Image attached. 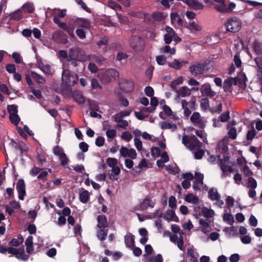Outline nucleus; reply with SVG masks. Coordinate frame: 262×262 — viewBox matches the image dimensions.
<instances>
[{
    "instance_id": "f257e3e1",
    "label": "nucleus",
    "mask_w": 262,
    "mask_h": 262,
    "mask_svg": "<svg viewBox=\"0 0 262 262\" xmlns=\"http://www.w3.org/2000/svg\"><path fill=\"white\" fill-rule=\"evenodd\" d=\"M62 84L66 86H74L78 80L76 74L72 73L69 70L63 69L62 72Z\"/></svg>"
},
{
    "instance_id": "f03ea898",
    "label": "nucleus",
    "mask_w": 262,
    "mask_h": 262,
    "mask_svg": "<svg viewBox=\"0 0 262 262\" xmlns=\"http://www.w3.org/2000/svg\"><path fill=\"white\" fill-rule=\"evenodd\" d=\"M214 3V8L219 12L222 13H230L235 8L236 4L233 2H230L227 4L225 0H215Z\"/></svg>"
},
{
    "instance_id": "7ed1b4c3",
    "label": "nucleus",
    "mask_w": 262,
    "mask_h": 262,
    "mask_svg": "<svg viewBox=\"0 0 262 262\" xmlns=\"http://www.w3.org/2000/svg\"><path fill=\"white\" fill-rule=\"evenodd\" d=\"M86 59L87 57L84 55L79 54L77 50L70 49V57L68 59V62H70L72 66L76 67L78 66L79 62H84Z\"/></svg>"
},
{
    "instance_id": "20e7f679",
    "label": "nucleus",
    "mask_w": 262,
    "mask_h": 262,
    "mask_svg": "<svg viewBox=\"0 0 262 262\" xmlns=\"http://www.w3.org/2000/svg\"><path fill=\"white\" fill-rule=\"evenodd\" d=\"M166 33L164 35V41L166 44H169L172 40L176 43L181 41V38L177 35L174 30L170 27L165 28Z\"/></svg>"
},
{
    "instance_id": "39448f33",
    "label": "nucleus",
    "mask_w": 262,
    "mask_h": 262,
    "mask_svg": "<svg viewBox=\"0 0 262 262\" xmlns=\"http://www.w3.org/2000/svg\"><path fill=\"white\" fill-rule=\"evenodd\" d=\"M241 20L236 17L229 18L226 23L227 30L232 33L238 32L241 29Z\"/></svg>"
},
{
    "instance_id": "423d86ee",
    "label": "nucleus",
    "mask_w": 262,
    "mask_h": 262,
    "mask_svg": "<svg viewBox=\"0 0 262 262\" xmlns=\"http://www.w3.org/2000/svg\"><path fill=\"white\" fill-rule=\"evenodd\" d=\"M192 124L201 129H203L206 125V120L199 112H194L190 117Z\"/></svg>"
},
{
    "instance_id": "0eeeda50",
    "label": "nucleus",
    "mask_w": 262,
    "mask_h": 262,
    "mask_svg": "<svg viewBox=\"0 0 262 262\" xmlns=\"http://www.w3.org/2000/svg\"><path fill=\"white\" fill-rule=\"evenodd\" d=\"M206 66L205 63L195 62L189 67V70L192 75L196 77L205 73Z\"/></svg>"
},
{
    "instance_id": "6e6552de",
    "label": "nucleus",
    "mask_w": 262,
    "mask_h": 262,
    "mask_svg": "<svg viewBox=\"0 0 262 262\" xmlns=\"http://www.w3.org/2000/svg\"><path fill=\"white\" fill-rule=\"evenodd\" d=\"M118 77L119 73L116 70L110 69L104 72L101 79L102 82L108 83L112 79H115Z\"/></svg>"
},
{
    "instance_id": "1a4fd4ad",
    "label": "nucleus",
    "mask_w": 262,
    "mask_h": 262,
    "mask_svg": "<svg viewBox=\"0 0 262 262\" xmlns=\"http://www.w3.org/2000/svg\"><path fill=\"white\" fill-rule=\"evenodd\" d=\"M130 44L132 48L136 51H141L144 47L143 40L138 36H134L131 38Z\"/></svg>"
},
{
    "instance_id": "9d476101",
    "label": "nucleus",
    "mask_w": 262,
    "mask_h": 262,
    "mask_svg": "<svg viewBox=\"0 0 262 262\" xmlns=\"http://www.w3.org/2000/svg\"><path fill=\"white\" fill-rule=\"evenodd\" d=\"M16 189L18 194V198L20 200H24L26 193V185L23 179H19L17 181Z\"/></svg>"
},
{
    "instance_id": "9b49d317",
    "label": "nucleus",
    "mask_w": 262,
    "mask_h": 262,
    "mask_svg": "<svg viewBox=\"0 0 262 262\" xmlns=\"http://www.w3.org/2000/svg\"><path fill=\"white\" fill-rule=\"evenodd\" d=\"M45 14L46 17H50L51 15H56L59 18H63L66 15V10L63 9L60 11L56 8L51 9L50 8H47L45 9Z\"/></svg>"
},
{
    "instance_id": "f8f14e48",
    "label": "nucleus",
    "mask_w": 262,
    "mask_h": 262,
    "mask_svg": "<svg viewBox=\"0 0 262 262\" xmlns=\"http://www.w3.org/2000/svg\"><path fill=\"white\" fill-rule=\"evenodd\" d=\"M204 175L200 172H195V181L193 184V189L194 191H200L203 184Z\"/></svg>"
},
{
    "instance_id": "ddd939ff",
    "label": "nucleus",
    "mask_w": 262,
    "mask_h": 262,
    "mask_svg": "<svg viewBox=\"0 0 262 262\" xmlns=\"http://www.w3.org/2000/svg\"><path fill=\"white\" fill-rule=\"evenodd\" d=\"M121 155L123 157H129L135 159L137 157V153L134 148L128 149L126 147H121L120 149Z\"/></svg>"
},
{
    "instance_id": "4468645a",
    "label": "nucleus",
    "mask_w": 262,
    "mask_h": 262,
    "mask_svg": "<svg viewBox=\"0 0 262 262\" xmlns=\"http://www.w3.org/2000/svg\"><path fill=\"white\" fill-rule=\"evenodd\" d=\"M202 95L204 96L212 97L215 96V92L213 91L209 83H206L203 84L200 89Z\"/></svg>"
},
{
    "instance_id": "2eb2a0df",
    "label": "nucleus",
    "mask_w": 262,
    "mask_h": 262,
    "mask_svg": "<svg viewBox=\"0 0 262 262\" xmlns=\"http://www.w3.org/2000/svg\"><path fill=\"white\" fill-rule=\"evenodd\" d=\"M156 204V200L150 198H146L140 205V209L145 210L148 208H152Z\"/></svg>"
},
{
    "instance_id": "dca6fc26",
    "label": "nucleus",
    "mask_w": 262,
    "mask_h": 262,
    "mask_svg": "<svg viewBox=\"0 0 262 262\" xmlns=\"http://www.w3.org/2000/svg\"><path fill=\"white\" fill-rule=\"evenodd\" d=\"M200 225V229L201 231L204 233H207L212 230V228L210 225V221L207 219H200L199 220Z\"/></svg>"
},
{
    "instance_id": "f3484780",
    "label": "nucleus",
    "mask_w": 262,
    "mask_h": 262,
    "mask_svg": "<svg viewBox=\"0 0 262 262\" xmlns=\"http://www.w3.org/2000/svg\"><path fill=\"white\" fill-rule=\"evenodd\" d=\"M20 208L19 202L16 201H11L9 205L6 206V211L10 215H11L15 210H19Z\"/></svg>"
},
{
    "instance_id": "a211bd4d",
    "label": "nucleus",
    "mask_w": 262,
    "mask_h": 262,
    "mask_svg": "<svg viewBox=\"0 0 262 262\" xmlns=\"http://www.w3.org/2000/svg\"><path fill=\"white\" fill-rule=\"evenodd\" d=\"M236 78H229L227 79L224 82V89L225 92H231L233 85H236Z\"/></svg>"
},
{
    "instance_id": "6ab92c4d",
    "label": "nucleus",
    "mask_w": 262,
    "mask_h": 262,
    "mask_svg": "<svg viewBox=\"0 0 262 262\" xmlns=\"http://www.w3.org/2000/svg\"><path fill=\"white\" fill-rule=\"evenodd\" d=\"M202 143L200 142L199 140L192 135L190 140V144L188 146V148L191 150H196L202 147Z\"/></svg>"
},
{
    "instance_id": "aec40b11",
    "label": "nucleus",
    "mask_w": 262,
    "mask_h": 262,
    "mask_svg": "<svg viewBox=\"0 0 262 262\" xmlns=\"http://www.w3.org/2000/svg\"><path fill=\"white\" fill-rule=\"evenodd\" d=\"M120 88L125 92H131L134 90V83L131 81L124 80L120 84Z\"/></svg>"
},
{
    "instance_id": "412c9836",
    "label": "nucleus",
    "mask_w": 262,
    "mask_h": 262,
    "mask_svg": "<svg viewBox=\"0 0 262 262\" xmlns=\"http://www.w3.org/2000/svg\"><path fill=\"white\" fill-rule=\"evenodd\" d=\"M76 25L79 28L89 29L91 27V24L88 19L83 18H78L76 20Z\"/></svg>"
},
{
    "instance_id": "4be33fe9",
    "label": "nucleus",
    "mask_w": 262,
    "mask_h": 262,
    "mask_svg": "<svg viewBox=\"0 0 262 262\" xmlns=\"http://www.w3.org/2000/svg\"><path fill=\"white\" fill-rule=\"evenodd\" d=\"M164 219L168 221H174V222H178L179 219L175 215L174 210H168L164 215Z\"/></svg>"
},
{
    "instance_id": "5701e85b",
    "label": "nucleus",
    "mask_w": 262,
    "mask_h": 262,
    "mask_svg": "<svg viewBox=\"0 0 262 262\" xmlns=\"http://www.w3.org/2000/svg\"><path fill=\"white\" fill-rule=\"evenodd\" d=\"M235 124L236 123L234 121H232L228 124V129H229L228 133V137L233 140L236 138V129L234 127Z\"/></svg>"
},
{
    "instance_id": "b1692460",
    "label": "nucleus",
    "mask_w": 262,
    "mask_h": 262,
    "mask_svg": "<svg viewBox=\"0 0 262 262\" xmlns=\"http://www.w3.org/2000/svg\"><path fill=\"white\" fill-rule=\"evenodd\" d=\"M188 63V61H179L177 59H174L171 62L168 63V65L170 67L179 70L183 66H185Z\"/></svg>"
},
{
    "instance_id": "393cba45",
    "label": "nucleus",
    "mask_w": 262,
    "mask_h": 262,
    "mask_svg": "<svg viewBox=\"0 0 262 262\" xmlns=\"http://www.w3.org/2000/svg\"><path fill=\"white\" fill-rule=\"evenodd\" d=\"M97 227L100 229H105L108 226L106 217L104 215H99L97 217Z\"/></svg>"
},
{
    "instance_id": "a878e982",
    "label": "nucleus",
    "mask_w": 262,
    "mask_h": 262,
    "mask_svg": "<svg viewBox=\"0 0 262 262\" xmlns=\"http://www.w3.org/2000/svg\"><path fill=\"white\" fill-rule=\"evenodd\" d=\"M185 200L189 203H191L194 205L199 204L200 201V199L198 196L195 195L191 193H188L186 195Z\"/></svg>"
},
{
    "instance_id": "bb28decb",
    "label": "nucleus",
    "mask_w": 262,
    "mask_h": 262,
    "mask_svg": "<svg viewBox=\"0 0 262 262\" xmlns=\"http://www.w3.org/2000/svg\"><path fill=\"white\" fill-rule=\"evenodd\" d=\"M178 97H185L191 95L190 90L187 86H182L177 90Z\"/></svg>"
},
{
    "instance_id": "cd10ccee",
    "label": "nucleus",
    "mask_w": 262,
    "mask_h": 262,
    "mask_svg": "<svg viewBox=\"0 0 262 262\" xmlns=\"http://www.w3.org/2000/svg\"><path fill=\"white\" fill-rule=\"evenodd\" d=\"M10 19L14 20H19L24 17V13L21 9H19L9 15Z\"/></svg>"
},
{
    "instance_id": "c85d7f7f",
    "label": "nucleus",
    "mask_w": 262,
    "mask_h": 262,
    "mask_svg": "<svg viewBox=\"0 0 262 262\" xmlns=\"http://www.w3.org/2000/svg\"><path fill=\"white\" fill-rule=\"evenodd\" d=\"M220 168L222 171V177L224 178L226 176H228L229 173H230L233 171V168L230 166H228L226 164L223 163V161L220 165Z\"/></svg>"
},
{
    "instance_id": "c756f323",
    "label": "nucleus",
    "mask_w": 262,
    "mask_h": 262,
    "mask_svg": "<svg viewBox=\"0 0 262 262\" xmlns=\"http://www.w3.org/2000/svg\"><path fill=\"white\" fill-rule=\"evenodd\" d=\"M227 141V138H224L219 142L217 147L221 152L226 153L228 151Z\"/></svg>"
},
{
    "instance_id": "7c9ffc66",
    "label": "nucleus",
    "mask_w": 262,
    "mask_h": 262,
    "mask_svg": "<svg viewBox=\"0 0 262 262\" xmlns=\"http://www.w3.org/2000/svg\"><path fill=\"white\" fill-rule=\"evenodd\" d=\"M187 28L191 32L200 31L202 29V27L195 21L189 23Z\"/></svg>"
},
{
    "instance_id": "2f4dec72",
    "label": "nucleus",
    "mask_w": 262,
    "mask_h": 262,
    "mask_svg": "<svg viewBox=\"0 0 262 262\" xmlns=\"http://www.w3.org/2000/svg\"><path fill=\"white\" fill-rule=\"evenodd\" d=\"M21 9L23 13H32L34 11L33 4L30 2L26 3L22 6Z\"/></svg>"
},
{
    "instance_id": "473e14b6",
    "label": "nucleus",
    "mask_w": 262,
    "mask_h": 262,
    "mask_svg": "<svg viewBox=\"0 0 262 262\" xmlns=\"http://www.w3.org/2000/svg\"><path fill=\"white\" fill-rule=\"evenodd\" d=\"M125 245L129 247L132 248L134 246L135 239L134 236L130 233H128L124 237Z\"/></svg>"
},
{
    "instance_id": "72a5a7b5",
    "label": "nucleus",
    "mask_w": 262,
    "mask_h": 262,
    "mask_svg": "<svg viewBox=\"0 0 262 262\" xmlns=\"http://www.w3.org/2000/svg\"><path fill=\"white\" fill-rule=\"evenodd\" d=\"M159 126L163 129H169L172 131H174L177 128L175 124H171L168 122H160Z\"/></svg>"
},
{
    "instance_id": "f704fd0d",
    "label": "nucleus",
    "mask_w": 262,
    "mask_h": 262,
    "mask_svg": "<svg viewBox=\"0 0 262 262\" xmlns=\"http://www.w3.org/2000/svg\"><path fill=\"white\" fill-rule=\"evenodd\" d=\"M9 145L11 147L15 149L20 150L21 152H23V151H26V149L25 148V144L23 142L18 143L13 140H11L9 143Z\"/></svg>"
},
{
    "instance_id": "c9c22d12",
    "label": "nucleus",
    "mask_w": 262,
    "mask_h": 262,
    "mask_svg": "<svg viewBox=\"0 0 262 262\" xmlns=\"http://www.w3.org/2000/svg\"><path fill=\"white\" fill-rule=\"evenodd\" d=\"M253 51L257 55H260L262 54V49L261 43L257 40H254L251 45Z\"/></svg>"
},
{
    "instance_id": "e433bc0d",
    "label": "nucleus",
    "mask_w": 262,
    "mask_h": 262,
    "mask_svg": "<svg viewBox=\"0 0 262 262\" xmlns=\"http://www.w3.org/2000/svg\"><path fill=\"white\" fill-rule=\"evenodd\" d=\"M31 77L37 83L43 84L46 82L45 78L35 72H31Z\"/></svg>"
},
{
    "instance_id": "4c0bfd02",
    "label": "nucleus",
    "mask_w": 262,
    "mask_h": 262,
    "mask_svg": "<svg viewBox=\"0 0 262 262\" xmlns=\"http://www.w3.org/2000/svg\"><path fill=\"white\" fill-rule=\"evenodd\" d=\"M208 196L212 200H219L220 199V195L215 188H211L209 190Z\"/></svg>"
},
{
    "instance_id": "58836bf2",
    "label": "nucleus",
    "mask_w": 262,
    "mask_h": 262,
    "mask_svg": "<svg viewBox=\"0 0 262 262\" xmlns=\"http://www.w3.org/2000/svg\"><path fill=\"white\" fill-rule=\"evenodd\" d=\"M236 78V85H238L241 89H244L246 87V82L247 81V79L244 74L242 75V78Z\"/></svg>"
},
{
    "instance_id": "ea45409f",
    "label": "nucleus",
    "mask_w": 262,
    "mask_h": 262,
    "mask_svg": "<svg viewBox=\"0 0 262 262\" xmlns=\"http://www.w3.org/2000/svg\"><path fill=\"white\" fill-rule=\"evenodd\" d=\"M171 21L173 25L177 23L179 25H181L182 23V19L180 16L176 13H172L170 15Z\"/></svg>"
},
{
    "instance_id": "a19ab883",
    "label": "nucleus",
    "mask_w": 262,
    "mask_h": 262,
    "mask_svg": "<svg viewBox=\"0 0 262 262\" xmlns=\"http://www.w3.org/2000/svg\"><path fill=\"white\" fill-rule=\"evenodd\" d=\"M33 237L32 235H30L28 237L25 241V245L27 247V252L29 253L33 251Z\"/></svg>"
},
{
    "instance_id": "79ce46f5",
    "label": "nucleus",
    "mask_w": 262,
    "mask_h": 262,
    "mask_svg": "<svg viewBox=\"0 0 262 262\" xmlns=\"http://www.w3.org/2000/svg\"><path fill=\"white\" fill-rule=\"evenodd\" d=\"M160 52L162 53H170V55H174L176 53L174 48H170L169 46H165L160 49Z\"/></svg>"
},
{
    "instance_id": "37998d69",
    "label": "nucleus",
    "mask_w": 262,
    "mask_h": 262,
    "mask_svg": "<svg viewBox=\"0 0 262 262\" xmlns=\"http://www.w3.org/2000/svg\"><path fill=\"white\" fill-rule=\"evenodd\" d=\"M24 238L20 235L17 236V238H13L9 242L10 246H13L15 247L18 246L19 245L23 243Z\"/></svg>"
},
{
    "instance_id": "c03bdc74",
    "label": "nucleus",
    "mask_w": 262,
    "mask_h": 262,
    "mask_svg": "<svg viewBox=\"0 0 262 262\" xmlns=\"http://www.w3.org/2000/svg\"><path fill=\"white\" fill-rule=\"evenodd\" d=\"M107 234V230L105 229H101L97 231V238L103 241L106 239Z\"/></svg>"
},
{
    "instance_id": "a18cd8bd",
    "label": "nucleus",
    "mask_w": 262,
    "mask_h": 262,
    "mask_svg": "<svg viewBox=\"0 0 262 262\" xmlns=\"http://www.w3.org/2000/svg\"><path fill=\"white\" fill-rule=\"evenodd\" d=\"M90 198L89 192L87 190H84L79 194V200L82 203L88 202Z\"/></svg>"
},
{
    "instance_id": "49530a36",
    "label": "nucleus",
    "mask_w": 262,
    "mask_h": 262,
    "mask_svg": "<svg viewBox=\"0 0 262 262\" xmlns=\"http://www.w3.org/2000/svg\"><path fill=\"white\" fill-rule=\"evenodd\" d=\"M114 121L115 122L117 123V126L121 128H125L128 125L127 121L123 120V118L115 117Z\"/></svg>"
},
{
    "instance_id": "de8ad7c7",
    "label": "nucleus",
    "mask_w": 262,
    "mask_h": 262,
    "mask_svg": "<svg viewBox=\"0 0 262 262\" xmlns=\"http://www.w3.org/2000/svg\"><path fill=\"white\" fill-rule=\"evenodd\" d=\"M117 131L115 129H108L106 130V136L108 141H111L116 136Z\"/></svg>"
},
{
    "instance_id": "09e8293b",
    "label": "nucleus",
    "mask_w": 262,
    "mask_h": 262,
    "mask_svg": "<svg viewBox=\"0 0 262 262\" xmlns=\"http://www.w3.org/2000/svg\"><path fill=\"white\" fill-rule=\"evenodd\" d=\"M57 56L59 59H60V60L65 59L68 61V59H69L70 57V51H69V53H68L66 50H60L57 53Z\"/></svg>"
},
{
    "instance_id": "8fccbe9b",
    "label": "nucleus",
    "mask_w": 262,
    "mask_h": 262,
    "mask_svg": "<svg viewBox=\"0 0 262 262\" xmlns=\"http://www.w3.org/2000/svg\"><path fill=\"white\" fill-rule=\"evenodd\" d=\"M202 212L203 216L207 217H211L214 214V212L213 210L208 209L207 207H203L202 209Z\"/></svg>"
},
{
    "instance_id": "3c124183",
    "label": "nucleus",
    "mask_w": 262,
    "mask_h": 262,
    "mask_svg": "<svg viewBox=\"0 0 262 262\" xmlns=\"http://www.w3.org/2000/svg\"><path fill=\"white\" fill-rule=\"evenodd\" d=\"M167 15L164 14L163 12H155L152 14L153 18L157 21H161L164 20L166 17Z\"/></svg>"
},
{
    "instance_id": "603ef678",
    "label": "nucleus",
    "mask_w": 262,
    "mask_h": 262,
    "mask_svg": "<svg viewBox=\"0 0 262 262\" xmlns=\"http://www.w3.org/2000/svg\"><path fill=\"white\" fill-rule=\"evenodd\" d=\"M40 70L43 73L48 75H52L54 73V69L51 68V66L47 64H45L43 66H42Z\"/></svg>"
},
{
    "instance_id": "864d4df0",
    "label": "nucleus",
    "mask_w": 262,
    "mask_h": 262,
    "mask_svg": "<svg viewBox=\"0 0 262 262\" xmlns=\"http://www.w3.org/2000/svg\"><path fill=\"white\" fill-rule=\"evenodd\" d=\"M183 77H180L171 82L170 84V86L173 90L176 91L177 86L180 84H181L183 83Z\"/></svg>"
},
{
    "instance_id": "5fc2aeb1",
    "label": "nucleus",
    "mask_w": 262,
    "mask_h": 262,
    "mask_svg": "<svg viewBox=\"0 0 262 262\" xmlns=\"http://www.w3.org/2000/svg\"><path fill=\"white\" fill-rule=\"evenodd\" d=\"M255 63L258 68L257 70V74L262 71V56H257L254 58Z\"/></svg>"
},
{
    "instance_id": "6e6d98bb",
    "label": "nucleus",
    "mask_w": 262,
    "mask_h": 262,
    "mask_svg": "<svg viewBox=\"0 0 262 262\" xmlns=\"http://www.w3.org/2000/svg\"><path fill=\"white\" fill-rule=\"evenodd\" d=\"M187 255L188 257L189 258L190 260L192 262H197L198 258L194 255V252L193 250L191 248H189L187 250Z\"/></svg>"
},
{
    "instance_id": "4d7b16f0",
    "label": "nucleus",
    "mask_w": 262,
    "mask_h": 262,
    "mask_svg": "<svg viewBox=\"0 0 262 262\" xmlns=\"http://www.w3.org/2000/svg\"><path fill=\"white\" fill-rule=\"evenodd\" d=\"M53 152L58 158L65 154L63 148L59 146H55L53 148Z\"/></svg>"
},
{
    "instance_id": "13d9d810",
    "label": "nucleus",
    "mask_w": 262,
    "mask_h": 262,
    "mask_svg": "<svg viewBox=\"0 0 262 262\" xmlns=\"http://www.w3.org/2000/svg\"><path fill=\"white\" fill-rule=\"evenodd\" d=\"M107 6L111 9H114L116 11L118 10L121 9V7L120 6V5L112 0H110L108 1Z\"/></svg>"
},
{
    "instance_id": "bf43d9fd",
    "label": "nucleus",
    "mask_w": 262,
    "mask_h": 262,
    "mask_svg": "<svg viewBox=\"0 0 262 262\" xmlns=\"http://www.w3.org/2000/svg\"><path fill=\"white\" fill-rule=\"evenodd\" d=\"M9 119L14 125H17L20 121V118L17 114H11L9 115Z\"/></svg>"
},
{
    "instance_id": "052dcab7",
    "label": "nucleus",
    "mask_w": 262,
    "mask_h": 262,
    "mask_svg": "<svg viewBox=\"0 0 262 262\" xmlns=\"http://www.w3.org/2000/svg\"><path fill=\"white\" fill-rule=\"evenodd\" d=\"M73 96L74 99L78 103H83L85 102V99L81 94L78 93H74Z\"/></svg>"
},
{
    "instance_id": "680f3d73",
    "label": "nucleus",
    "mask_w": 262,
    "mask_h": 262,
    "mask_svg": "<svg viewBox=\"0 0 262 262\" xmlns=\"http://www.w3.org/2000/svg\"><path fill=\"white\" fill-rule=\"evenodd\" d=\"M225 231L228 232L229 235L231 236L234 237L236 236L237 232V229L234 226L228 227L225 229Z\"/></svg>"
},
{
    "instance_id": "e2e57ef3",
    "label": "nucleus",
    "mask_w": 262,
    "mask_h": 262,
    "mask_svg": "<svg viewBox=\"0 0 262 262\" xmlns=\"http://www.w3.org/2000/svg\"><path fill=\"white\" fill-rule=\"evenodd\" d=\"M134 145L138 151H141L143 150L142 142L139 138H134Z\"/></svg>"
},
{
    "instance_id": "0e129e2a",
    "label": "nucleus",
    "mask_w": 262,
    "mask_h": 262,
    "mask_svg": "<svg viewBox=\"0 0 262 262\" xmlns=\"http://www.w3.org/2000/svg\"><path fill=\"white\" fill-rule=\"evenodd\" d=\"M165 168L167 171L171 174H176L178 172V168L175 166L168 165L165 166Z\"/></svg>"
},
{
    "instance_id": "69168bd1",
    "label": "nucleus",
    "mask_w": 262,
    "mask_h": 262,
    "mask_svg": "<svg viewBox=\"0 0 262 262\" xmlns=\"http://www.w3.org/2000/svg\"><path fill=\"white\" fill-rule=\"evenodd\" d=\"M133 138L131 133L128 131L124 132L121 136V138L127 142L130 141Z\"/></svg>"
},
{
    "instance_id": "338daca9",
    "label": "nucleus",
    "mask_w": 262,
    "mask_h": 262,
    "mask_svg": "<svg viewBox=\"0 0 262 262\" xmlns=\"http://www.w3.org/2000/svg\"><path fill=\"white\" fill-rule=\"evenodd\" d=\"M168 205L171 210H174L176 208V200L175 197L171 196L169 198Z\"/></svg>"
},
{
    "instance_id": "774afa93",
    "label": "nucleus",
    "mask_w": 262,
    "mask_h": 262,
    "mask_svg": "<svg viewBox=\"0 0 262 262\" xmlns=\"http://www.w3.org/2000/svg\"><path fill=\"white\" fill-rule=\"evenodd\" d=\"M209 106V101L207 98H202L201 100V107L202 108L206 110Z\"/></svg>"
}]
</instances>
